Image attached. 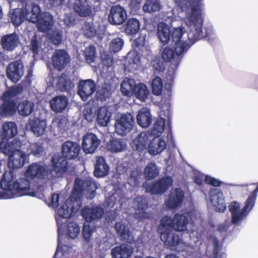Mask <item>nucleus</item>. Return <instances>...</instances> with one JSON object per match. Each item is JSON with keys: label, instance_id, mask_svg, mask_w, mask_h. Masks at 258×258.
<instances>
[{"label": "nucleus", "instance_id": "3", "mask_svg": "<svg viewBox=\"0 0 258 258\" xmlns=\"http://www.w3.org/2000/svg\"><path fill=\"white\" fill-rule=\"evenodd\" d=\"M258 192V186L254 190L253 192L246 199L244 206L240 209V203L233 201L228 206L229 210L231 214L232 224L239 225L242 221L244 220L249 212L253 208Z\"/></svg>", "mask_w": 258, "mask_h": 258}, {"label": "nucleus", "instance_id": "36", "mask_svg": "<svg viewBox=\"0 0 258 258\" xmlns=\"http://www.w3.org/2000/svg\"><path fill=\"white\" fill-rule=\"evenodd\" d=\"M110 112L105 106L100 108L97 113V122L101 126H105L110 121Z\"/></svg>", "mask_w": 258, "mask_h": 258}, {"label": "nucleus", "instance_id": "16", "mask_svg": "<svg viewBox=\"0 0 258 258\" xmlns=\"http://www.w3.org/2000/svg\"><path fill=\"white\" fill-rule=\"evenodd\" d=\"M18 133L16 124L12 121L5 122L2 125V133L0 145H8V141L13 138Z\"/></svg>", "mask_w": 258, "mask_h": 258}, {"label": "nucleus", "instance_id": "23", "mask_svg": "<svg viewBox=\"0 0 258 258\" xmlns=\"http://www.w3.org/2000/svg\"><path fill=\"white\" fill-rule=\"evenodd\" d=\"M38 29L40 31L46 32L49 30L53 25V18L48 12L42 13L37 21Z\"/></svg>", "mask_w": 258, "mask_h": 258}, {"label": "nucleus", "instance_id": "52", "mask_svg": "<svg viewBox=\"0 0 258 258\" xmlns=\"http://www.w3.org/2000/svg\"><path fill=\"white\" fill-rule=\"evenodd\" d=\"M84 55L87 62L89 63L93 62L95 58V48L90 46L87 47L84 51Z\"/></svg>", "mask_w": 258, "mask_h": 258}, {"label": "nucleus", "instance_id": "55", "mask_svg": "<svg viewBox=\"0 0 258 258\" xmlns=\"http://www.w3.org/2000/svg\"><path fill=\"white\" fill-rule=\"evenodd\" d=\"M49 37L51 42L55 45L59 44L61 42L62 33L59 30L53 31Z\"/></svg>", "mask_w": 258, "mask_h": 258}, {"label": "nucleus", "instance_id": "6", "mask_svg": "<svg viewBox=\"0 0 258 258\" xmlns=\"http://www.w3.org/2000/svg\"><path fill=\"white\" fill-rule=\"evenodd\" d=\"M164 125L165 120L163 118H160L157 120L152 130V135L155 137H152V141L150 142L149 145H171L174 144L171 134L168 135L170 140H168L167 142L158 137L163 132Z\"/></svg>", "mask_w": 258, "mask_h": 258}, {"label": "nucleus", "instance_id": "27", "mask_svg": "<svg viewBox=\"0 0 258 258\" xmlns=\"http://www.w3.org/2000/svg\"><path fill=\"white\" fill-rule=\"evenodd\" d=\"M52 85L62 92L69 90L74 86L71 80L66 75H62L59 77L53 78Z\"/></svg>", "mask_w": 258, "mask_h": 258}, {"label": "nucleus", "instance_id": "49", "mask_svg": "<svg viewBox=\"0 0 258 258\" xmlns=\"http://www.w3.org/2000/svg\"><path fill=\"white\" fill-rule=\"evenodd\" d=\"M152 136L147 133H142L133 140L134 145H146L149 140L152 141Z\"/></svg>", "mask_w": 258, "mask_h": 258}, {"label": "nucleus", "instance_id": "51", "mask_svg": "<svg viewBox=\"0 0 258 258\" xmlns=\"http://www.w3.org/2000/svg\"><path fill=\"white\" fill-rule=\"evenodd\" d=\"M163 84L160 78L156 77L152 82V91L154 95H160L162 91Z\"/></svg>", "mask_w": 258, "mask_h": 258}, {"label": "nucleus", "instance_id": "40", "mask_svg": "<svg viewBox=\"0 0 258 258\" xmlns=\"http://www.w3.org/2000/svg\"><path fill=\"white\" fill-rule=\"evenodd\" d=\"M62 156L66 159H74L78 157L80 151V146H61Z\"/></svg>", "mask_w": 258, "mask_h": 258}, {"label": "nucleus", "instance_id": "29", "mask_svg": "<svg viewBox=\"0 0 258 258\" xmlns=\"http://www.w3.org/2000/svg\"><path fill=\"white\" fill-rule=\"evenodd\" d=\"M137 121L139 125L143 128H147L151 124L152 117L148 108H143L139 111Z\"/></svg>", "mask_w": 258, "mask_h": 258}, {"label": "nucleus", "instance_id": "30", "mask_svg": "<svg viewBox=\"0 0 258 258\" xmlns=\"http://www.w3.org/2000/svg\"><path fill=\"white\" fill-rule=\"evenodd\" d=\"M73 8L81 16H89L91 13V8L86 0H74Z\"/></svg>", "mask_w": 258, "mask_h": 258}, {"label": "nucleus", "instance_id": "1", "mask_svg": "<svg viewBox=\"0 0 258 258\" xmlns=\"http://www.w3.org/2000/svg\"><path fill=\"white\" fill-rule=\"evenodd\" d=\"M26 177L17 180L12 171H6L3 174L0 182V187L6 190L8 196L6 198L13 199L25 195L37 197L39 199L44 198V192H39L43 187L39 186L37 190H34V186L27 178L34 180H50L52 178V173L48 166L41 163H32L25 172Z\"/></svg>", "mask_w": 258, "mask_h": 258}, {"label": "nucleus", "instance_id": "57", "mask_svg": "<svg viewBox=\"0 0 258 258\" xmlns=\"http://www.w3.org/2000/svg\"><path fill=\"white\" fill-rule=\"evenodd\" d=\"M139 176L136 172L133 171L128 179V184L132 186H136L139 184Z\"/></svg>", "mask_w": 258, "mask_h": 258}, {"label": "nucleus", "instance_id": "64", "mask_svg": "<svg viewBox=\"0 0 258 258\" xmlns=\"http://www.w3.org/2000/svg\"><path fill=\"white\" fill-rule=\"evenodd\" d=\"M206 175L203 174L200 172H196L195 173L194 180V182L199 185H200L202 184L204 179H205V177Z\"/></svg>", "mask_w": 258, "mask_h": 258}, {"label": "nucleus", "instance_id": "61", "mask_svg": "<svg viewBox=\"0 0 258 258\" xmlns=\"http://www.w3.org/2000/svg\"><path fill=\"white\" fill-rule=\"evenodd\" d=\"M149 153L153 155L160 153L164 149L165 146H148Z\"/></svg>", "mask_w": 258, "mask_h": 258}, {"label": "nucleus", "instance_id": "7", "mask_svg": "<svg viewBox=\"0 0 258 258\" xmlns=\"http://www.w3.org/2000/svg\"><path fill=\"white\" fill-rule=\"evenodd\" d=\"M173 179L170 176L162 177L156 182H153L147 185L144 184L147 191L152 194H162L164 193L172 185Z\"/></svg>", "mask_w": 258, "mask_h": 258}, {"label": "nucleus", "instance_id": "59", "mask_svg": "<svg viewBox=\"0 0 258 258\" xmlns=\"http://www.w3.org/2000/svg\"><path fill=\"white\" fill-rule=\"evenodd\" d=\"M15 146H0V152L9 157L11 156L14 151L16 149L14 148Z\"/></svg>", "mask_w": 258, "mask_h": 258}, {"label": "nucleus", "instance_id": "43", "mask_svg": "<svg viewBox=\"0 0 258 258\" xmlns=\"http://www.w3.org/2000/svg\"><path fill=\"white\" fill-rule=\"evenodd\" d=\"M133 93L136 97L141 101H144L149 95V90L147 86L142 83L136 84Z\"/></svg>", "mask_w": 258, "mask_h": 258}, {"label": "nucleus", "instance_id": "50", "mask_svg": "<svg viewBox=\"0 0 258 258\" xmlns=\"http://www.w3.org/2000/svg\"><path fill=\"white\" fill-rule=\"evenodd\" d=\"M21 91V87L19 86L12 87L3 94L2 99L7 101H13L12 99L18 95Z\"/></svg>", "mask_w": 258, "mask_h": 258}, {"label": "nucleus", "instance_id": "44", "mask_svg": "<svg viewBox=\"0 0 258 258\" xmlns=\"http://www.w3.org/2000/svg\"><path fill=\"white\" fill-rule=\"evenodd\" d=\"M161 8L159 0H146L143 7V10L146 13H152L159 11Z\"/></svg>", "mask_w": 258, "mask_h": 258}, {"label": "nucleus", "instance_id": "19", "mask_svg": "<svg viewBox=\"0 0 258 258\" xmlns=\"http://www.w3.org/2000/svg\"><path fill=\"white\" fill-rule=\"evenodd\" d=\"M46 123L44 119L36 117H31L29 118L26 127L30 130L35 135L41 136L45 132Z\"/></svg>", "mask_w": 258, "mask_h": 258}, {"label": "nucleus", "instance_id": "47", "mask_svg": "<svg viewBox=\"0 0 258 258\" xmlns=\"http://www.w3.org/2000/svg\"><path fill=\"white\" fill-rule=\"evenodd\" d=\"M162 57L166 61H175L176 63L179 61L178 58L174 53L172 49L169 46H166L163 50L162 53Z\"/></svg>", "mask_w": 258, "mask_h": 258}, {"label": "nucleus", "instance_id": "5", "mask_svg": "<svg viewBox=\"0 0 258 258\" xmlns=\"http://www.w3.org/2000/svg\"><path fill=\"white\" fill-rule=\"evenodd\" d=\"M51 157L52 168L50 170L52 173V178L62 176L69 168V163L67 159L61 156L59 153H52Z\"/></svg>", "mask_w": 258, "mask_h": 258}, {"label": "nucleus", "instance_id": "4", "mask_svg": "<svg viewBox=\"0 0 258 258\" xmlns=\"http://www.w3.org/2000/svg\"><path fill=\"white\" fill-rule=\"evenodd\" d=\"M160 239L164 244L171 250L177 251H187V254L190 255L192 253L194 248L192 246L186 245L184 243L180 236L174 230L159 233Z\"/></svg>", "mask_w": 258, "mask_h": 258}, {"label": "nucleus", "instance_id": "38", "mask_svg": "<svg viewBox=\"0 0 258 258\" xmlns=\"http://www.w3.org/2000/svg\"><path fill=\"white\" fill-rule=\"evenodd\" d=\"M136 85L134 80L126 78L121 84V91L125 96H131L133 94Z\"/></svg>", "mask_w": 258, "mask_h": 258}, {"label": "nucleus", "instance_id": "15", "mask_svg": "<svg viewBox=\"0 0 258 258\" xmlns=\"http://www.w3.org/2000/svg\"><path fill=\"white\" fill-rule=\"evenodd\" d=\"M70 61V57L66 51L57 49L55 51L52 56L53 67L60 71L63 69Z\"/></svg>", "mask_w": 258, "mask_h": 258}, {"label": "nucleus", "instance_id": "63", "mask_svg": "<svg viewBox=\"0 0 258 258\" xmlns=\"http://www.w3.org/2000/svg\"><path fill=\"white\" fill-rule=\"evenodd\" d=\"M59 195L56 194H53L51 198L50 202L48 203L49 207L53 208H56L58 205Z\"/></svg>", "mask_w": 258, "mask_h": 258}, {"label": "nucleus", "instance_id": "9", "mask_svg": "<svg viewBox=\"0 0 258 258\" xmlns=\"http://www.w3.org/2000/svg\"><path fill=\"white\" fill-rule=\"evenodd\" d=\"M210 203L216 211L223 213L226 209L225 198L223 192L218 188H212L209 191Z\"/></svg>", "mask_w": 258, "mask_h": 258}, {"label": "nucleus", "instance_id": "35", "mask_svg": "<svg viewBox=\"0 0 258 258\" xmlns=\"http://www.w3.org/2000/svg\"><path fill=\"white\" fill-rule=\"evenodd\" d=\"M34 106V103L30 101H23L19 104L17 107L18 113L21 116H27L32 112Z\"/></svg>", "mask_w": 258, "mask_h": 258}, {"label": "nucleus", "instance_id": "11", "mask_svg": "<svg viewBox=\"0 0 258 258\" xmlns=\"http://www.w3.org/2000/svg\"><path fill=\"white\" fill-rule=\"evenodd\" d=\"M96 90V85L91 79L81 80L78 85V94L83 101L91 97Z\"/></svg>", "mask_w": 258, "mask_h": 258}, {"label": "nucleus", "instance_id": "48", "mask_svg": "<svg viewBox=\"0 0 258 258\" xmlns=\"http://www.w3.org/2000/svg\"><path fill=\"white\" fill-rule=\"evenodd\" d=\"M100 143L96 135L88 133L83 137L82 145H99Z\"/></svg>", "mask_w": 258, "mask_h": 258}, {"label": "nucleus", "instance_id": "58", "mask_svg": "<svg viewBox=\"0 0 258 258\" xmlns=\"http://www.w3.org/2000/svg\"><path fill=\"white\" fill-rule=\"evenodd\" d=\"M83 113L86 119L89 121H92L95 117V115L92 112L91 108L89 106L85 107Z\"/></svg>", "mask_w": 258, "mask_h": 258}, {"label": "nucleus", "instance_id": "26", "mask_svg": "<svg viewBox=\"0 0 258 258\" xmlns=\"http://www.w3.org/2000/svg\"><path fill=\"white\" fill-rule=\"evenodd\" d=\"M133 247L128 244H121L116 246L111 250L112 258H127L133 253Z\"/></svg>", "mask_w": 258, "mask_h": 258}, {"label": "nucleus", "instance_id": "21", "mask_svg": "<svg viewBox=\"0 0 258 258\" xmlns=\"http://www.w3.org/2000/svg\"><path fill=\"white\" fill-rule=\"evenodd\" d=\"M19 36L16 33L7 34L1 38L3 48L8 51H12L20 44Z\"/></svg>", "mask_w": 258, "mask_h": 258}, {"label": "nucleus", "instance_id": "13", "mask_svg": "<svg viewBox=\"0 0 258 258\" xmlns=\"http://www.w3.org/2000/svg\"><path fill=\"white\" fill-rule=\"evenodd\" d=\"M28 158V156L25 152L17 149L9 157L8 166L10 169L20 168L24 165Z\"/></svg>", "mask_w": 258, "mask_h": 258}, {"label": "nucleus", "instance_id": "54", "mask_svg": "<svg viewBox=\"0 0 258 258\" xmlns=\"http://www.w3.org/2000/svg\"><path fill=\"white\" fill-rule=\"evenodd\" d=\"M67 26H71L75 24V18L72 13H65L64 16L59 18Z\"/></svg>", "mask_w": 258, "mask_h": 258}, {"label": "nucleus", "instance_id": "31", "mask_svg": "<svg viewBox=\"0 0 258 258\" xmlns=\"http://www.w3.org/2000/svg\"><path fill=\"white\" fill-rule=\"evenodd\" d=\"M84 34L87 37H91L95 35H101L104 33V28L99 27L98 24L85 23L82 28Z\"/></svg>", "mask_w": 258, "mask_h": 258}, {"label": "nucleus", "instance_id": "10", "mask_svg": "<svg viewBox=\"0 0 258 258\" xmlns=\"http://www.w3.org/2000/svg\"><path fill=\"white\" fill-rule=\"evenodd\" d=\"M127 15L125 9L119 5L111 7L108 15V21L112 25H119L127 19Z\"/></svg>", "mask_w": 258, "mask_h": 258}, {"label": "nucleus", "instance_id": "18", "mask_svg": "<svg viewBox=\"0 0 258 258\" xmlns=\"http://www.w3.org/2000/svg\"><path fill=\"white\" fill-rule=\"evenodd\" d=\"M184 197V194L182 189L175 188L171 191L165 205L167 208L170 209L178 207L181 205Z\"/></svg>", "mask_w": 258, "mask_h": 258}, {"label": "nucleus", "instance_id": "8", "mask_svg": "<svg viewBox=\"0 0 258 258\" xmlns=\"http://www.w3.org/2000/svg\"><path fill=\"white\" fill-rule=\"evenodd\" d=\"M134 122V118L131 114L120 115L115 124L116 133L119 135H126L132 130Z\"/></svg>", "mask_w": 258, "mask_h": 258}, {"label": "nucleus", "instance_id": "53", "mask_svg": "<svg viewBox=\"0 0 258 258\" xmlns=\"http://www.w3.org/2000/svg\"><path fill=\"white\" fill-rule=\"evenodd\" d=\"M123 44V42L121 38H114L110 44V49L113 52H118L121 49Z\"/></svg>", "mask_w": 258, "mask_h": 258}, {"label": "nucleus", "instance_id": "2", "mask_svg": "<svg viewBox=\"0 0 258 258\" xmlns=\"http://www.w3.org/2000/svg\"><path fill=\"white\" fill-rule=\"evenodd\" d=\"M97 188L95 181L91 177H86L83 179L79 178L75 179L72 196L58 209L55 216L59 240L63 238L68 219L81 208V198L83 193H85L88 199L92 200L96 195Z\"/></svg>", "mask_w": 258, "mask_h": 258}, {"label": "nucleus", "instance_id": "39", "mask_svg": "<svg viewBox=\"0 0 258 258\" xmlns=\"http://www.w3.org/2000/svg\"><path fill=\"white\" fill-rule=\"evenodd\" d=\"M140 63L139 55L135 52H129L127 56V62L125 65V69L128 71L136 70Z\"/></svg>", "mask_w": 258, "mask_h": 258}, {"label": "nucleus", "instance_id": "12", "mask_svg": "<svg viewBox=\"0 0 258 258\" xmlns=\"http://www.w3.org/2000/svg\"><path fill=\"white\" fill-rule=\"evenodd\" d=\"M24 75V66L20 60L10 63L7 68V76L13 83L19 81Z\"/></svg>", "mask_w": 258, "mask_h": 258}, {"label": "nucleus", "instance_id": "24", "mask_svg": "<svg viewBox=\"0 0 258 258\" xmlns=\"http://www.w3.org/2000/svg\"><path fill=\"white\" fill-rule=\"evenodd\" d=\"M41 10L38 5L27 4L23 10L26 19L32 23H36L38 20Z\"/></svg>", "mask_w": 258, "mask_h": 258}, {"label": "nucleus", "instance_id": "41", "mask_svg": "<svg viewBox=\"0 0 258 258\" xmlns=\"http://www.w3.org/2000/svg\"><path fill=\"white\" fill-rule=\"evenodd\" d=\"M10 17L12 23L16 26H19L25 18L23 10L19 8L11 10L10 12Z\"/></svg>", "mask_w": 258, "mask_h": 258}, {"label": "nucleus", "instance_id": "14", "mask_svg": "<svg viewBox=\"0 0 258 258\" xmlns=\"http://www.w3.org/2000/svg\"><path fill=\"white\" fill-rule=\"evenodd\" d=\"M104 213V209L98 206H86L82 209L81 212L82 217L87 222L101 219Z\"/></svg>", "mask_w": 258, "mask_h": 258}, {"label": "nucleus", "instance_id": "46", "mask_svg": "<svg viewBox=\"0 0 258 258\" xmlns=\"http://www.w3.org/2000/svg\"><path fill=\"white\" fill-rule=\"evenodd\" d=\"M140 26V23L138 20L135 18L130 19L125 25V32L128 34H135L139 30Z\"/></svg>", "mask_w": 258, "mask_h": 258}, {"label": "nucleus", "instance_id": "45", "mask_svg": "<svg viewBox=\"0 0 258 258\" xmlns=\"http://www.w3.org/2000/svg\"><path fill=\"white\" fill-rule=\"evenodd\" d=\"M159 174V169L155 163L150 162L145 169L144 175L148 180H151L156 177Z\"/></svg>", "mask_w": 258, "mask_h": 258}, {"label": "nucleus", "instance_id": "37", "mask_svg": "<svg viewBox=\"0 0 258 258\" xmlns=\"http://www.w3.org/2000/svg\"><path fill=\"white\" fill-rule=\"evenodd\" d=\"M174 218L168 216H164L160 220V223L158 227L159 233H162L173 230Z\"/></svg>", "mask_w": 258, "mask_h": 258}, {"label": "nucleus", "instance_id": "62", "mask_svg": "<svg viewBox=\"0 0 258 258\" xmlns=\"http://www.w3.org/2000/svg\"><path fill=\"white\" fill-rule=\"evenodd\" d=\"M31 148V154L35 156H40L42 155L44 152L43 146H32Z\"/></svg>", "mask_w": 258, "mask_h": 258}, {"label": "nucleus", "instance_id": "20", "mask_svg": "<svg viewBox=\"0 0 258 258\" xmlns=\"http://www.w3.org/2000/svg\"><path fill=\"white\" fill-rule=\"evenodd\" d=\"M114 228L116 234L121 240L132 243L134 241L133 236L131 233L128 225L122 222L115 223Z\"/></svg>", "mask_w": 258, "mask_h": 258}, {"label": "nucleus", "instance_id": "42", "mask_svg": "<svg viewBox=\"0 0 258 258\" xmlns=\"http://www.w3.org/2000/svg\"><path fill=\"white\" fill-rule=\"evenodd\" d=\"M65 232L69 238L74 239L80 234L81 228L77 223L69 222L67 224Z\"/></svg>", "mask_w": 258, "mask_h": 258}, {"label": "nucleus", "instance_id": "60", "mask_svg": "<svg viewBox=\"0 0 258 258\" xmlns=\"http://www.w3.org/2000/svg\"><path fill=\"white\" fill-rule=\"evenodd\" d=\"M84 238L88 241L92 235V230L89 226L84 225L82 230Z\"/></svg>", "mask_w": 258, "mask_h": 258}, {"label": "nucleus", "instance_id": "25", "mask_svg": "<svg viewBox=\"0 0 258 258\" xmlns=\"http://www.w3.org/2000/svg\"><path fill=\"white\" fill-rule=\"evenodd\" d=\"M109 166L105 159L102 156L96 157V164L94 171V175L97 177H103L108 175Z\"/></svg>", "mask_w": 258, "mask_h": 258}, {"label": "nucleus", "instance_id": "17", "mask_svg": "<svg viewBox=\"0 0 258 258\" xmlns=\"http://www.w3.org/2000/svg\"><path fill=\"white\" fill-rule=\"evenodd\" d=\"M134 206L135 210V217L139 221H143L149 217V214L145 212L148 205L146 200L143 197H136L134 200Z\"/></svg>", "mask_w": 258, "mask_h": 258}, {"label": "nucleus", "instance_id": "33", "mask_svg": "<svg viewBox=\"0 0 258 258\" xmlns=\"http://www.w3.org/2000/svg\"><path fill=\"white\" fill-rule=\"evenodd\" d=\"M62 238L58 239L57 248L53 258H68L73 252V247L71 245L62 243Z\"/></svg>", "mask_w": 258, "mask_h": 258}, {"label": "nucleus", "instance_id": "28", "mask_svg": "<svg viewBox=\"0 0 258 258\" xmlns=\"http://www.w3.org/2000/svg\"><path fill=\"white\" fill-rule=\"evenodd\" d=\"M52 110L56 113L63 111L68 104V99L64 96H57L52 98L50 101Z\"/></svg>", "mask_w": 258, "mask_h": 258}, {"label": "nucleus", "instance_id": "32", "mask_svg": "<svg viewBox=\"0 0 258 258\" xmlns=\"http://www.w3.org/2000/svg\"><path fill=\"white\" fill-rule=\"evenodd\" d=\"M188 213L177 214L174 217L173 229L178 231H183L186 229Z\"/></svg>", "mask_w": 258, "mask_h": 258}, {"label": "nucleus", "instance_id": "56", "mask_svg": "<svg viewBox=\"0 0 258 258\" xmlns=\"http://www.w3.org/2000/svg\"><path fill=\"white\" fill-rule=\"evenodd\" d=\"M205 181L207 183L214 186H219L222 183L220 180L209 175L205 176Z\"/></svg>", "mask_w": 258, "mask_h": 258}, {"label": "nucleus", "instance_id": "22", "mask_svg": "<svg viewBox=\"0 0 258 258\" xmlns=\"http://www.w3.org/2000/svg\"><path fill=\"white\" fill-rule=\"evenodd\" d=\"M175 29L171 30L167 25L163 23L158 24L157 36L163 45L168 44L170 40H172V32Z\"/></svg>", "mask_w": 258, "mask_h": 258}, {"label": "nucleus", "instance_id": "34", "mask_svg": "<svg viewBox=\"0 0 258 258\" xmlns=\"http://www.w3.org/2000/svg\"><path fill=\"white\" fill-rule=\"evenodd\" d=\"M3 101L4 103L0 105V117H4L13 115L16 111L15 101Z\"/></svg>", "mask_w": 258, "mask_h": 258}]
</instances>
